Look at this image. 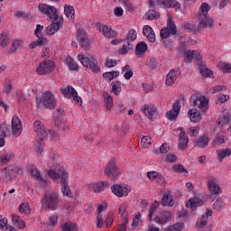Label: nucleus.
<instances>
[{"label":"nucleus","mask_w":231,"mask_h":231,"mask_svg":"<svg viewBox=\"0 0 231 231\" xmlns=\"http://www.w3.org/2000/svg\"><path fill=\"white\" fill-rule=\"evenodd\" d=\"M38 10L44 14L50 19H53V23H51V26L46 28L47 35H53L59 30H61L62 25L64 24V18L61 15H59V11L53 5H49L47 4H40L38 5Z\"/></svg>","instance_id":"f257e3e1"},{"label":"nucleus","mask_w":231,"mask_h":231,"mask_svg":"<svg viewBox=\"0 0 231 231\" xmlns=\"http://www.w3.org/2000/svg\"><path fill=\"white\" fill-rule=\"evenodd\" d=\"M42 208L43 210H57L60 201L59 200V193L51 190H46L41 200Z\"/></svg>","instance_id":"f03ea898"},{"label":"nucleus","mask_w":231,"mask_h":231,"mask_svg":"<svg viewBox=\"0 0 231 231\" xmlns=\"http://www.w3.org/2000/svg\"><path fill=\"white\" fill-rule=\"evenodd\" d=\"M36 105L39 109H55L57 106V101L55 96L51 92L47 91L42 95V97H36Z\"/></svg>","instance_id":"7ed1b4c3"},{"label":"nucleus","mask_w":231,"mask_h":231,"mask_svg":"<svg viewBox=\"0 0 231 231\" xmlns=\"http://www.w3.org/2000/svg\"><path fill=\"white\" fill-rule=\"evenodd\" d=\"M78 59L82 66L88 68V69H91L93 73H100V66H98V61L97 60V59H95V57H87L84 54H79Z\"/></svg>","instance_id":"20e7f679"},{"label":"nucleus","mask_w":231,"mask_h":231,"mask_svg":"<svg viewBox=\"0 0 231 231\" xmlns=\"http://www.w3.org/2000/svg\"><path fill=\"white\" fill-rule=\"evenodd\" d=\"M42 30H44V26L41 24L36 25V29L34 31V34L38 38L37 41H34L33 42L30 43L29 48L31 50H35L37 46H44L45 44H48V40L42 36Z\"/></svg>","instance_id":"39448f33"},{"label":"nucleus","mask_w":231,"mask_h":231,"mask_svg":"<svg viewBox=\"0 0 231 231\" xmlns=\"http://www.w3.org/2000/svg\"><path fill=\"white\" fill-rule=\"evenodd\" d=\"M55 71V62L51 60H44L39 64L36 69V73L38 75H48Z\"/></svg>","instance_id":"423d86ee"},{"label":"nucleus","mask_w":231,"mask_h":231,"mask_svg":"<svg viewBox=\"0 0 231 231\" xmlns=\"http://www.w3.org/2000/svg\"><path fill=\"white\" fill-rule=\"evenodd\" d=\"M105 174L110 180H116L118 176H120V169L118 166H116V162L115 161H110L106 168H105Z\"/></svg>","instance_id":"0eeeda50"},{"label":"nucleus","mask_w":231,"mask_h":231,"mask_svg":"<svg viewBox=\"0 0 231 231\" xmlns=\"http://www.w3.org/2000/svg\"><path fill=\"white\" fill-rule=\"evenodd\" d=\"M178 30L176 29V23L172 19L169 18L167 23V27H164L161 30L160 35L162 39H169L171 35H176Z\"/></svg>","instance_id":"6e6552de"},{"label":"nucleus","mask_w":231,"mask_h":231,"mask_svg":"<svg viewBox=\"0 0 231 231\" xmlns=\"http://www.w3.org/2000/svg\"><path fill=\"white\" fill-rule=\"evenodd\" d=\"M77 39L79 42L80 48H82L84 51L91 50V43L89 42V38L88 37V33H86L84 30L79 29L78 31Z\"/></svg>","instance_id":"1a4fd4ad"},{"label":"nucleus","mask_w":231,"mask_h":231,"mask_svg":"<svg viewBox=\"0 0 231 231\" xmlns=\"http://www.w3.org/2000/svg\"><path fill=\"white\" fill-rule=\"evenodd\" d=\"M4 180H6V181H12V180H14L15 178V173L18 172V174H21L23 172V170L19 169V167L17 166H8L4 168Z\"/></svg>","instance_id":"9d476101"},{"label":"nucleus","mask_w":231,"mask_h":231,"mask_svg":"<svg viewBox=\"0 0 231 231\" xmlns=\"http://www.w3.org/2000/svg\"><path fill=\"white\" fill-rule=\"evenodd\" d=\"M111 190L115 196H117V198H122L124 196H129V193L131 192V188L129 186H125L123 188L119 184H114L111 187Z\"/></svg>","instance_id":"9b49d317"},{"label":"nucleus","mask_w":231,"mask_h":231,"mask_svg":"<svg viewBox=\"0 0 231 231\" xmlns=\"http://www.w3.org/2000/svg\"><path fill=\"white\" fill-rule=\"evenodd\" d=\"M34 131L37 133L41 142H44L48 138V131H46L44 124L41 123V121L34 122Z\"/></svg>","instance_id":"f8f14e48"},{"label":"nucleus","mask_w":231,"mask_h":231,"mask_svg":"<svg viewBox=\"0 0 231 231\" xmlns=\"http://www.w3.org/2000/svg\"><path fill=\"white\" fill-rule=\"evenodd\" d=\"M199 26L198 31L200 32L201 28H212L214 26V21L208 15L198 16Z\"/></svg>","instance_id":"ddd939ff"},{"label":"nucleus","mask_w":231,"mask_h":231,"mask_svg":"<svg viewBox=\"0 0 231 231\" xmlns=\"http://www.w3.org/2000/svg\"><path fill=\"white\" fill-rule=\"evenodd\" d=\"M172 219V213L171 211H161L155 217L154 221L159 225H165V223H169Z\"/></svg>","instance_id":"4468645a"},{"label":"nucleus","mask_w":231,"mask_h":231,"mask_svg":"<svg viewBox=\"0 0 231 231\" xmlns=\"http://www.w3.org/2000/svg\"><path fill=\"white\" fill-rule=\"evenodd\" d=\"M68 172H63L61 175L60 184L63 196H71V189H69V181L68 180Z\"/></svg>","instance_id":"2eb2a0df"},{"label":"nucleus","mask_w":231,"mask_h":231,"mask_svg":"<svg viewBox=\"0 0 231 231\" xmlns=\"http://www.w3.org/2000/svg\"><path fill=\"white\" fill-rule=\"evenodd\" d=\"M12 131L14 136H19L23 133V123L17 116L12 118Z\"/></svg>","instance_id":"dca6fc26"},{"label":"nucleus","mask_w":231,"mask_h":231,"mask_svg":"<svg viewBox=\"0 0 231 231\" xmlns=\"http://www.w3.org/2000/svg\"><path fill=\"white\" fill-rule=\"evenodd\" d=\"M180 109H181V105L180 101L177 100L173 104L172 108L166 113V118H168V120H176L178 115H180Z\"/></svg>","instance_id":"f3484780"},{"label":"nucleus","mask_w":231,"mask_h":231,"mask_svg":"<svg viewBox=\"0 0 231 231\" xmlns=\"http://www.w3.org/2000/svg\"><path fill=\"white\" fill-rule=\"evenodd\" d=\"M179 131H180V134L178 149L180 151H185V149L189 147V137L187 136V134L185 133V131H183V127H180Z\"/></svg>","instance_id":"a211bd4d"},{"label":"nucleus","mask_w":231,"mask_h":231,"mask_svg":"<svg viewBox=\"0 0 231 231\" xmlns=\"http://www.w3.org/2000/svg\"><path fill=\"white\" fill-rule=\"evenodd\" d=\"M181 75V69H171L168 75L166 76V84L167 86H172L174 82H176V79L178 77Z\"/></svg>","instance_id":"6ab92c4d"},{"label":"nucleus","mask_w":231,"mask_h":231,"mask_svg":"<svg viewBox=\"0 0 231 231\" xmlns=\"http://www.w3.org/2000/svg\"><path fill=\"white\" fill-rule=\"evenodd\" d=\"M193 106L202 109V111H207L208 109V99L204 96H199L194 99Z\"/></svg>","instance_id":"aec40b11"},{"label":"nucleus","mask_w":231,"mask_h":231,"mask_svg":"<svg viewBox=\"0 0 231 231\" xmlns=\"http://www.w3.org/2000/svg\"><path fill=\"white\" fill-rule=\"evenodd\" d=\"M63 172H66L64 168L62 166H60V164H57L54 168V171L50 170L48 171V176H50V178H51V180H59V178H60V180H62V175L64 174Z\"/></svg>","instance_id":"412c9836"},{"label":"nucleus","mask_w":231,"mask_h":231,"mask_svg":"<svg viewBox=\"0 0 231 231\" xmlns=\"http://www.w3.org/2000/svg\"><path fill=\"white\" fill-rule=\"evenodd\" d=\"M210 139L207 135H202L199 138L194 139L193 145L194 147H199L200 149H205V147H208V143Z\"/></svg>","instance_id":"4be33fe9"},{"label":"nucleus","mask_w":231,"mask_h":231,"mask_svg":"<svg viewBox=\"0 0 231 231\" xmlns=\"http://www.w3.org/2000/svg\"><path fill=\"white\" fill-rule=\"evenodd\" d=\"M193 59L201 60V54L196 51H186L184 52V62H191Z\"/></svg>","instance_id":"5701e85b"},{"label":"nucleus","mask_w":231,"mask_h":231,"mask_svg":"<svg viewBox=\"0 0 231 231\" xmlns=\"http://www.w3.org/2000/svg\"><path fill=\"white\" fill-rule=\"evenodd\" d=\"M29 171L32 176H33L38 181H41L42 183V187L48 186V182H46V180H44L42 176H41V171H39V169H37L35 166H31Z\"/></svg>","instance_id":"b1692460"},{"label":"nucleus","mask_w":231,"mask_h":231,"mask_svg":"<svg viewBox=\"0 0 231 231\" xmlns=\"http://www.w3.org/2000/svg\"><path fill=\"white\" fill-rule=\"evenodd\" d=\"M109 187V181L104 180L97 183L90 184V189H92L93 192H102L105 189H107Z\"/></svg>","instance_id":"393cba45"},{"label":"nucleus","mask_w":231,"mask_h":231,"mask_svg":"<svg viewBox=\"0 0 231 231\" xmlns=\"http://www.w3.org/2000/svg\"><path fill=\"white\" fill-rule=\"evenodd\" d=\"M188 115L189 116L190 122H193L194 124L199 122L201 120V112L196 108H191L189 110Z\"/></svg>","instance_id":"a878e982"},{"label":"nucleus","mask_w":231,"mask_h":231,"mask_svg":"<svg viewBox=\"0 0 231 231\" xmlns=\"http://www.w3.org/2000/svg\"><path fill=\"white\" fill-rule=\"evenodd\" d=\"M100 32L105 35V37H107L108 39H115L116 37V32L113 30V28L107 26V25H102L100 27Z\"/></svg>","instance_id":"bb28decb"},{"label":"nucleus","mask_w":231,"mask_h":231,"mask_svg":"<svg viewBox=\"0 0 231 231\" xmlns=\"http://www.w3.org/2000/svg\"><path fill=\"white\" fill-rule=\"evenodd\" d=\"M156 111L157 109L154 106V105H150V106L145 105L144 107L143 108V113H144L145 116H147L149 120H152V118L154 117V115H156Z\"/></svg>","instance_id":"cd10ccee"},{"label":"nucleus","mask_w":231,"mask_h":231,"mask_svg":"<svg viewBox=\"0 0 231 231\" xmlns=\"http://www.w3.org/2000/svg\"><path fill=\"white\" fill-rule=\"evenodd\" d=\"M14 158H15V153L12 152H5L0 155V162L2 165H8L10 161L14 160Z\"/></svg>","instance_id":"c85d7f7f"},{"label":"nucleus","mask_w":231,"mask_h":231,"mask_svg":"<svg viewBox=\"0 0 231 231\" xmlns=\"http://www.w3.org/2000/svg\"><path fill=\"white\" fill-rule=\"evenodd\" d=\"M201 205H204L203 199L194 197L188 201L186 207L187 208H196V207H201Z\"/></svg>","instance_id":"c756f323"},{"label":"nucleus","mask_w":231,"mask_h":231,"mask_svg":"<svg viewBox=\"0 0 231 231\" xmlns=\"http://www.w3.org/2000/svg\"><path fill=\"white\" fill-rule=\"evenodd\" d=\"M145 51H147V44L145 42H140L137 43L135 47V55L139 58L143 57V55H145Z\"/></svg>","instance_id":"7c9ffc66"},{"label":"nucleus","mask_w":231,"mask_h":231,"mask_svg":"<svg viewBox=\"0 0 231 231\" xmlns=\"http://www.w3.org/2000/svg\"><path fill=\"white\" fill-rule=\"evenodd\" d=\"M161 203L162 207H173L174 197L171 193H167L162 197Z\"/></svg>","instance_id":"2f4dec72"},{"label":"nucleus","mask_w":231,"mask_h":231,"mask_svg":"<svg viewBox=\"0 0 231 231\" xmlns=\"http://www.w3.org/2000/svg\"><path fill=\"white\" fill-rule=\"evenodd\" d=\"M60 91L63 97H65V98H71L74 95H77V90L75 89V88L71 86H68L65 88H61Z\"/></svg>","instance_id":"473e14b6"},{"label":"nucleus","mask_w":231,"mask_h":231,"mask_svg":"<svg viewBox=\"0 0 231 231\" xmlns=\"http://www.w3.org/2000/svg\"><path fill=\"white\" fill-rule=\"evenodd\" d=\"M208 190L211 192V194H221V187L219 185L216 184L214 180H209L208 182Z\"/></svg>","instance_id":"72a5a7b5"},{"label":"nucleus","mask_w":231,"mask_h":231,"mask_svg":"<svg viewBox=\"0 0 231 231\" xmlns=\"http://www.w3.org/2000/svg\"><path fill=\"white\" fill-rule=\"evenodd\" d=\"M61 231H79V226L71 221H67L61 226Z\"/></svg>","instance_id":"f704fd0d"},{"label":"nucleus","mask_w":231,"mask_h":231,"mask_svg":"<svg viewBox=\"0 0 231 231\" xmlns=\"http://www.w3.org/2000/svg\"><path fill=\"white\" fill-rule=\"evenodd\" d=\"M103 98L105 100L106 108L111 111L113 109V97L109 96L107 92L103 93Z\"/></svg>","instance_id":"c9c22d12"},{"label":"nucleus","mask_w":231,"mask_h":231,"mask_svg":"<svg viewBox=\"0 0 231 231\" xmlns=\"http://www.w3.org/2000/svg\"><path fill=\"white\" fill-rule=\"evenodd\" d=\"M118 77H120V72L118 70L103 73V79H105L108 82H111V80H115V79H118Z\"/></svg>","instance_id":"e433bc0d"},{"label":"nucleus","mask_w":231,"mask_h":231,"mask_svg":"<svg viewBox=\"0 0 231 231\" xmlns=\"http://www.w3.org/2000/svg\"><path fill=\"white\" fill-rule=\"evenodd\" d=\"M112 86V93H114V95H120V93H122V82H120L119 80L116 81H113L111 83Z\"/></svg>","instance_id":"4c0bfd02"},{"label":"nucleus","mask_w":231,"mask_h":231,"mask_svg":"<svg viewBox=\"0 0 231 231\" xmlns=\"http://www.w3.org/2000/svg\"><path fill=\"white\" fill-rule=\"evenodd\" d=\"M7 44H10V38L8 37V32H3L0 34V46L1 48H6Z\"/></svg>","instance_id":"58836bf2"},{"label":"nucleus","mask_w":231,"mask_h":231,"mask_svg":"<svg viewBox=\"0 0 231 231\" xmlns=\"http://www.w3.org/2000/svg\"><path fill=\"white\" fill-rule=\"evenodd\" d=\"M67 66L71 71H79V64L71 57H67Z\"/></svg>","instance_id":"ea45409f"},{"label":"nucleus","mask_w":231,"mask_h":231,"mask_svg":"<svg viewBox=\"0 0 231 231\" xmlns=\"http://www.w3.org/2000/svg\"><path fill=\"white\" fill-rule=\"evenodd\" d=\"M217 68L223 73H231V63L220 61L217 63Z\"/></svg>","instance_id":"a19ab883"},{"label":"nucleus","mask_w":231,"mask_h":231,"mask_svg":"<svg viewBox=\"0 0 231 231\" xmlns=\"http://www.w3.org/2000/svg\"><path fill=\"white\" fill-rule=\"evenodd\" d=\"M217 154L218 162H223L226 156H230L231 151L228 148L225 150H217Z\"/></svg>","instance_id":"79ce46f5"},{"label":"nucleus","mask_w":231,"mask_h":231,"mask_svg":"<svg viewBox=\"0 0 231 231\" xmlns=\"http://www.w3.org/2000/svg\"><path fill=\"white\" fill-rule=\"evenodd\" d=\"M64 14L68 19H74L75 17V9L71 5H66L64 6Z\"/></svg>","instance_id":"37998d69"},{"label":"nucleus","mask_w":231,"mask_h":231,"mask_svg":"<svg viewBox=\"0 0 231 231\" xmlns=\"http://www.w3.org/2000/svg\"><path fill=\"white\" fill-rule=\"evenodd\" d=\"M209 11H210V5H208V4L207 3H202L199 7V17L208 15Z\"/></svg>","instance_id":"c03bdc74"},{"label":"nucleus","mask_w":231,"mask_h":231,"mask_svg":"<svg viewBox=\"0 0 231 231\" xmlns=\"http://www.w3.org/2000/svg\"><path fill=\"white\" fill-rule=\"evenodd\" d=\"M145 17H146L147 21H154V19H159L160 13L156 12L155 10H149L145 14Z\"/></svg>","instance_id":"a18cd8bd"},{"label":"nucleus","mask_w":231,"mask_h":231,"mask_svg":"<svg viewBox=\"0 0 231 231\" xmlns=\"http://www.w3.org/2000/svg\"><path fill=\"white\" fill-rule=\"evenodd\" d=\"M10 133V125L6 124L0 125V138H6V134Z\"/></svg>","instance_id":"49530a36"},{"label":"nucleus","mask_w":231,"mask_h":231,"mask_svg":"<svg viewBox=\"0 0 231 231\" xmlns=\"http://www.w3.org/2000/svg\"><path fill=\"white\" fill-rule=\"evenodd\" d=\"M122 71L125 73L124 78L125 80H130L133 78L134 73L133 70H131V66L125 65Z\"/></svg>","instance_id":"de8ad7c7"},{"label":"nucleus","mask_w":231,"mask_h":231,"mask_svg":"<svg viewBox=\"0 0 231 231\" xmlns=\"http://www.w3.org/2000/svg\"><path fill=\"white\" fill-rule=\"evenodd\" d=\"M55 125L59 131H68V129H69V125H68V122L66 121H57Z\"/></svg>","instance_id":"09e8293b"},{"label":"nucleus","mask_w":231,"mask_h":231,"mask_svg":"<svg viewBox=\"0 0 231 231\" xmlns=\"http://www.w3.org/2000/svg\"><path fill=\"white\" fill-rule=\"evenodd\" d=\"M199 69L202 75V77L208 78L210 77V75H212V70H210L207 66L205 65H199Z\"/></svg>","instance_id":"8fccbe9b"},{"label":"nucleus","mask_w":231,"mask_h":231,"mask_svg":"<svg viewBox=\"0 0 231 231\" xmlns=\"http://www.w3.org/2000/svg\"><path fill=\"white\" fill-rule=\"evenodd\" d=\"M207 223H208V217L203 215L200 218L198 219L196 226L197 228H204Z\"/></svg>","instance_id":"3c124183"},{"label":"nucleus","mask_w":231,"mask_h":231,"mask_svg":"<svg viewBox=\"0 0 231 231\" xmlns=\"http://www.w3.org/2000/svg\"><path fill=\"white\" fill-rule=\"evenodd\" d=\"M121 5H123L125 10H127V12H130V14H133V12L136 10L134 8V5H133V3H131L129 0H123V2H121Z\"/></svg>","instance_id":"603ef678"},{"label":"nucleus","mask_w":231,"mask_h":231,"mask_svg":"<svg viewBox=\"0 0 231 231\" xmlns=\"http://www.w3.org/2000/svg\"><path fill=\"white\" fill-rule=\"evenodd\" d=\"M183 230V223H176L172 226H169L164 231H181Z\"/></svg>","instance_id":"864d4df0"},{"label":"nucleus","mask_w":231,"mask_h":231,"mask_svg":"<svg viewBox=\"0 0 231 231\" xmlns=\"http://www.w3.org/2000/svg\"><path fill=\"white\" fill-rule=\"evenodd\" d=\"M230 123V115L224 114L223 116H220L218 118V124L220 125H226V124Z\"/></svg>","instance_id":"5fc2aeb1"},{"label":"nucleus","mask_w":231,"mask_h":231,"mask_svg":"<svg viewBox=\"0 0 231 231\" xmlns=\"http://www.w3.org/2000/svg\"><path fill=\"white\" fill-rule=\"evenodd\" d=\"M159 206H160V202L155 200V202L150 207L149 214H148V217H149L150 221H151V219H152V214H154L156 212Z\"/></svg>","instance_id":"6e6d98bb"},{"label":"nucleus","mask_w":231,"mask_h":231,"mask_svg":"<svg viewBox=\"0 0 231 231\" xmlns=\"http://www.w3.org/2000/svg\"><path fill=\"white\" fill-rule=\"evenodd\" d=\"M126 41L128 42H133L136 41V31L134 29H131L128 31V33L126 34Z\"/></svg>","instance_id":"4d7b16f0"},{"label":"nucleus","mask_w":231,"mask_h":231,"mask_svg":"<svg viewBox=\"0 0 231 231\" xmlns=\"http://www.w3.org/2000/svg\"><path fill=\"white\" fill-rule=\"evenodd\" d=\"M223 207H225V202L223 201V199H217L216 202L213 204L214 210H217V212H219V210H221Z\"/></svg>","instance_id":"13d9d810"},{"label":"nucleus","mask_w":231,"mask_h":231,"mask_svg":"<svg viewBox=\"0 0 231 231\" xmlns=\"http://www.w3.org/2000/svg\"><path fill=\"white\" fill-rule=\"evenodd\" d=\"M57 223H59V215H55V214L51 216L47 222L49 226H55V225H57Z\"/></svg>","instance_id":"bf43d9fd"},{"label":"nucleus","mask_w":231,"mask_h":231,"mask_svg":"<svg viewBox=\"0 0 231 231\" xmlns=\"http://www.w3.org/2000/svg\"><path fill=\"white\" fill-rule=\"evenodd\" d=\"M129 50H133V43L131 42H126V43H125L123 48L120 50V53L122 55H125Z\"/></svg>","instance_id":"052dcab7"},{"label":"nucleus","mask_w":231,"mask_h":231,"mask_svg":"<svg viewBox=\"0 0 231 231\" xmlns=\"http://www.w3.org/2000/svg\"><path fill=\"white\" fill-rule=\"evenodd\" d=\"M19 211L22 214H24V213L28 214V212H30V204H28V203H22L20 205Z\"/></svg>","instance_id":"680f3d73"},{"label":"nucleus","mask_w":231,"mask_h":231,"mask_svg":"<svg viewBox=\"0 0 231 231\" xmlns=\"http://www.w3.org/2000/svg\"><path fill=\"white\" fill-rule=\"evenodd\" d=\"M142 223V213H137L133 219L132 226H138Z\"/></svg>","instance_id":"e2e57ef3"},{"label":"nucleus","mask_w":231,"mask_h":231,"mask_svg":"<svg viewBox=\"0 0 231 231\" xmlns=\"http://www.w3.org/2000/svg\"><path fill=\"white\" fill-rule=\"evenodd\" d=\"M147 66H149L150 69L156 70L158 69V61L156 59H150L148 60Z\"/></svg>","instance_id":"0e129e2a"},{"label":"nucleus","mask_w":231,"mask_h":231,"mask_svg":"<svg viewBox=\"0 0 231 231\" xmlns=\"http://www.w3.org/2000/svg\"><path fill=\"white\" fill-rule=\"evenodd\" d=\"M151 136L144 135L141 140V144L143 145V147H147V145H151Z\"/></svg>","instance_id":"69168bd1"},{"label":"nucleus","mask_w":231,"mask_h":231,"mask_svg":"<svg viewBox=\"0 0 231 231\" xmlns=\"http://www.w3.org/2000/svg\"><path fill=\"white\" fill-rule=\"evenodd\" d=\"M65 113L66 112L64 111V109L62 107H59L54 112L53 116H54V118L59 119V118H60V116H64Z\"/></svg>","instance_id":"338daca9"},{"label":"nucleus","mask_w":231,"mask_h":231,"mask_svg":"<svg viewBox=\"0 0 231 231\" xmlns=\"http://www.w3.org/2000/svg\"><path fill=\"white\" fill-rule=\"evenodd\" d=\"M173 169H174L175 172H180V173L189 172V171H187V169H185V167L181 164H177V165L173 166Z\"/></svg>","instance_id":"774afa93"}]
</instances>
